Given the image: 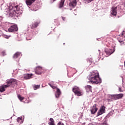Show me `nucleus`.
<instances>
[{
  "label": "nucleus",
  "mask_w": 125,
  "mask_h": 125,
  "mask_svg": "<svg viewBox=\"0 0 125 125\" xmlns=\"http://www.w3.org/2000/svg\"><path fill=\"white\" fill-rule=\"evenodd\" d=\"M16 10L14 11H12L9 13V16L11 17H18L21 14V13L20 12V9L19 8L18 5L15 6Z\"/></svg>",
  "instance_id": "f257e3e1"
},
{
  "label": "nucleus",
  "mask_w": 125,
  "mask_h": 125,
  "mask_svg": "<svg viewBox=\"0 0 125 125\" xmlns=\"http://www.w3.org/2000/svg\"><path fill=\"white\" fill-rule=\"evenodd\" d=\"M6 83L7 84L2 86L4 88H6L11 85H15V84L17 83V81L15 79H12L7 81Z\"/></svg>",
  "instance_id": "f03ea898"
},
{
  "label": "nucleus",
  "mask_w": 125,
  "mask_h": 125,
  "mask_svg": "<svg viewBox=\"0 0 125 125\" xmlns=\"http://www.w3.org/2000/svg\"><path fill=\"white\" fill-rule=\"evenodd\" d=\"M72 91L74 93L75 95L79 97L83 95V92L82 90L77 86L74 87L72 89Z\"/></svg>",
  "instance_id": "7ed1b4c3"
},
{
  "label": "nucleus",
  "mask_w": 125,
  "mask_h": 125,
  "mask_svg": "<svg viewBox=\"0 0 125 125\" xmlns=\"http://www.w3.org/2000/svg\"><path fill=\"white\" fill-rule=\"evenodd\" d=\"M89 81L92 84H98L102 83V80L99 77L94 78H89Z\"/></svg>",
  "instance_id": "20e7f679"
},
{
  "label": "nucleus",
  "mask_w": 125,
  "mask_h": 125,
  "mask_svg": "<svg viewBox=\"0 0 125 125\" xmlns=\"http://www.w3.org/2000/svg\"><path fill=\"white\" fill-rule=\"evenodd\" d=\"M18 31V27L17 25L14 24L10 26V27L8 28V31L10 32H17Z\"/></svg>",
  "instance_id": "39448f33"
},
{
  "label": "nucleus",
  "mask_w": 125,
  "mask_h": 125,
  "mask_svg": "<svg viewBox=\"0 0 125 125\" xmlns=\"http://www.w3.org/2000/svg\"><path fill=\"white\" fill-rule=\"evenodd\" d=\"M43 72V68L41 66H37L35 70V73L38 75H42Z\"/></svg>",
  "instance_id": "423d86ee"
},
{
  "label": "nucleus",
  "mask_w": 125,
  "mask_h": 125,
  "mask_svg": "<svg viewBox=\"0 0 125 125\" xmlns=\"http://www.w3.org/2000/svg\"><path fill=\"white\" fill-rule=\"evenodd\" d=\"M105 108L106 107L104 106H102L100 109L97 112V116H99L105 113Z\"/></svg>",
  "instance_id": "0eeeda50"
},
{
  "label": "nucleus",
  "mask_w": 125,
  "mask_h": 125,
  "mask_svg": "<svg viewBox=\"0 0 125 125\" xmlns=\"http://www.w3.org/2000/svg\"><path fill=\"white\" fill-rule=\"evenodd\" d=\"M99 77V73H98V72L97 71H95V72H93L92 73H90V74L89 75V79L95 78Z\"/></svg>",
  "instance_id": "6e6552de"
},
{
  "label": "nucleus",
  "mask_w": 125,
  "mask_h": 125,
  "mask_svg": "<svg viewBox=\"0 0 125 125\" xmlns=\"http://www.w3.org/2000/svg\"><path fill=\"white\" fill-rule=\"evenodd\" d=\"M123 96H124V95L123 94L112 95V99H113L114 100H118L122 98Z\"/></svg>",
  "instance_id": "1a4fd4ad"
},
{
  "label": "nucleus",
  "mask_w": 125,
  "mask_h": 125,
  "mask_svg": "<svg viewBox=\"0 0 125 125\" xmlns=\"http://www.w3.org/2000/svg\"><path fill=\"white\" fill-rule=\"evenodd\" d=\"M98 108L97 107V104H94L92 108L90 110L91 113L94 114L97 112Z\"/></svg>",
  "instance_id": "9d476101"
},
{
  "label": "nucleus",
  "mask_w": 125,
  "mask_h": 125,
  "mask_svg": "<svg viewBox=\"0 0 125 125\" xmlns=\"http://www.w3.org/2000/svg\"><path fill=\"white\" fill-rule=\"evenodd\" d=\"M40 24V21H35L34 23L30 25V28L32 29L37 28Z\"/></svg>",
  "instance_id": "9b49d317"
},
{
  "label": "nucleus",
  "mask_w": 125,
  "mask_h": 125,
  "mask_svg": "<svg viewBox=\"0 0 125 125\" xmlns=\"http://www.w3.org/2000/svg\"><path fill=\"white\" fill-rule=\"evenodd\" d=\"M117 7H112L111 10V14L112 16H116Z\"/></svg>",
  "instance_id": "f8f14e48"
},
{
  "label": "nucleus",
  "mask_w": 125,
  "mask_h": 125,
  "mask_svg": "<svg viewBox=\"0 0 125 125\" xmlns=\"http://www.w3.org/2000/svg\"><path fill=\"white\" fill-rule=\"evenodd\" d=\"M115 51V48L114 49H105L104 51L105 53H106V54L108 56L111 55L112 54H113Z\"/></svg>",
  "instance_id": "ddd939ff"
},
{
  "label": "nucleus",
  "mask_w": 125,
  "mask_h": 125,
  "mask_svg": "<svg viewBox=\"0 0 125 125\" xmlns=\"http://www.w3.org/2000/svg\"><path fill=\"white\" fill-rule=\"evenodd\" d=\"M77 0H74L69 3V6L72 8H75L77 5Z\"/></svg>",
  "instance_id": "4468645a"
},
{
  "label": "nucleus",
  "mask_w": 125,
  "mask_h": 125,
  "mask_svg": "<svg viewBox=\"0 0 125 125\" xmlns=\"http://www.w3.org/2000/svg\"><path fill=\"white\" fill-rule=\"evenodd\" d=\"M33 76V74H24L23 78L25 80H28L29 79H31Z\"/></svg>",
  "instance_id": "2eb2a0df"
},
{
  "label": "nucleus",
  "mask_w": 125,
  "mask_h": 125,
  "mask_svg": "<svg viewBox=\"0 0 125 125\" xmlns=\"http://www.w3.org/2000/svg\"><path fill=\"white\" fill-rule=\"evenodd\" d=\"M62 92L60 90V89L57 88V91L56 93V97L57 98H59V97H60V95H61Z\"/></svg>",
  "instance_id": "dca6fc26"
},
{
  "label": "nucleus",
  "mask_w": 125,
  "mask_h": 125,
  "mask_svg": "<svg viewBox=\"0 0 125 125\" xmlns=\"http://www.w3.org/2000/svg\"><path fill=\"white\" fill-rule=\"evenodd\" d=\"M36 0H25V3L27 5L30 6L32 5Z\"/></svg>",
  "instance_id": "f3484780"
},
{
  "label": "nucleus",
  "mask_w": 125,
  "mask_h": 125,
  "mask_svg": "<svg viewBox=\"0 0 125 125\" xmlns=\"http://www.w3.org/2000/svg\"><path fill=\"white\" fill-rule=\"evenodd\" d=\"M86 92H92V86L90 85H87L85 86Z\"/></svg>",
  "instance_id": "a211bd4d"
},
{
  "label": "nucleus",
  "mask_w": 125,
  "mask_h": 125,
  "mask_svg": "<svg viewBox=\"0 0 125 125\" xmlns=\"http://www.w3.org/2000/svg\"><path fill=\"white\" fill-rule=\"evenodd\" d=\"M21 54V53L20 52L16 53L15 55H14L13 56V58L14 59L18 58L20 56Z\"/></svg>",
  "instance_id": "6ab92c4d"
},
{
  "label": "nucleus",
  "mask_w": 125,
  "mask_h": 125,
  "mask_svg": "<svg viewBox=\"0 0 125 125\" xmlns=\"http://www.w3.org/2000/svg\"><path fill=\"white\" fill-rule=\"evenodd\" d=\"M17 122L19 124H21L22 123V118L19 117L17 118Z\"/></svg>",
  "instance_id": "aec40b11"
},
{
  "label": "nucleus",
  "mask_w": 125,
  "mask_h": 125,
  "mask_svg": "<svg viewBox=\"0 0 125 125\" xmlns=\"http://www.w3.org/2000/svg\"><path fill=\"white\" fill-rule=\"evenodd\" d=\"M64 0H61V2H60V8H62V7H63V4H64Z\"/></svg>",
  "instance_id": "412c9836"
},
{
  "label": "nucleus",
  "mask_w": 125,
  "mask_h": 125,
  "mask_svg": "<svg viewBox=\"0 0 125 125\" xmlns=\"http://www.w3.org/2000/svg\"><path fill=\"white\" fill-rule=\"evenodd\" d=\"M0 55L2 56H4L6 55V51L5 50L2 51L0 53Z\"/></svg>",
  "instance_id": "4be33fe9"
},
{
  "label": "nucleus",
  "mask_w": 125,
  "mask_h": 125,
  "mask_svg": "<svg viewBox=\"0 0 125 125\" xmlns=\"http://www.w3.org/2000/svg\"><path fill=\"white\" fill-rule=\"evenodd\" d=\"M18 98L19 99H20V101H22L24 99V98L23 97H21V95H18Z\"/></svg>",
  "instance_id": "5701e85b"
},
{
  "label": "nucleus",
  "mask_w": 125,
  "mask_h": 125,
  "mask_svg": "<svg viewBox=\"0 0 125 125\" xmlns=\"http://www.w3.org/2000/svg\"><path fill=\"white\" fill-rule=\"evenodd\" d=\"M33 87L34 88V90H36L37 89H39L40 88V85H35L33 86Z\"/></svg>",
  "instance_id": "b1692460"
},
{
  "label": "nucleus",
  "mask_w": 125,
  "mask_h": 125,
  "mask_svg": "<svg viewBox=\"0 0 125 125\" xmlns=\"http://www.w3.org/2000/svg\"><path fill=\"white\" fill-rule=\"evenodd\" d=\"M5 91V89L4 87H3L2 86H0V92H4V91Z\"/></svg>",
  "instance_id": "393cba45"
},
{
  "label": "nucleus",
  "mask_w": 125,
  "mask_h": 125,
  "mask_svg": "<svg viewBox=\"0 0 125 125\" xmlns=\"http://www.w3.org/2000/svg\"><path fill=\"white\" fill-rule=\"evenodd\" d=\"M3 37L4 39H9V38L11 37V35L8 36V35H3Z\"/></svg>",
  "instance_id": "a878e982"
},
{
  "label": "nucleus",
  "mask_w": 125,
  "mask_h": 125,
  "mask_svg": "<svg viewBox=\"0 0 125 125\" xmlns=\"http://www.w3.org/2000/svg\"><path fill=\"white\" fill-rule=\"evenodd\" d=\"M57 125H64V124L62 121H60Z\"/></svg>",
  "instance_id": "bb28decb"
},
{
  "label": "nucleus",
  "mask_w": 125,
  "mask_h": 125,
  "mask_svg": "<svg viewBox=\"0 0 125 125\" xmlns=\"http://www.w3.org/2000/svg\"><path fill=\"white\" fill-rule=\"evenodd\" d=\"M119 91H120V92H123V90L121 87H119Z\"/></svg>",
  "instance_id": "cd10ccee"
},
{
  "label": "nucleus",
  "mask_w": 125,
  "mask_h": 125,
  "mask_svg": "<svg viewBox=\"0 0 125 125\" xmlns=\"http://www.w3.org/2000/svg\"><path fill=\"white\" fill-rule=\"evenodd\" d=\"M93 60H92V59H90L89 60V62H91V63H93V61H92Z\"/></svg>",
  "instance_id": "c85d7f7f"
},
{
  "label": "nucleus",
  "mask_w": 125,
  "mask_h": 125,
  "mask_svg": "<svg viewBox=\"0 0 125 125\" xmlns=\"http://www.w3.org/2000/svg\"><path fill=\"white\" fill-rule=\"evenodd\" d=\"M53 89H57L58 88L56 86H52L51 87Z\"/></svg>",
  "instance_id": "c756f323"
},
{
  "label": "nucleus",
  "mask_w": 125,
  "mask_h": 125,
  "mask_svg": "<svg viewBox=\"0 0 125 125\" xmlns=\"http://www.w3.org/2000/svg\"><path fill=\"white\" fill-rule=\"evenodd\" d=\"M62 21H65L66 18L65 17H62Z\"/></svg>",
  "instance_id": "7c9ffc66"
},
{
  "label": "nucleus",
  "mask_w": 125,
  "mask_h": 125,
  "mask_svg": "<svg viewBox=\"0 0 125 125\" xmlns=\"http://www.w3.org/2000/svg\"><path fill=\"white\" fill-rule=\"evenodd\" d=\"M88 3H90L91 2H92L93 0H86Z\"/></svg>",
  "instance_id": "2f4dec72"
},
{
  "label": "nucleus",
  "mask_w": 125,
  "mask_h": 125,
  "mask_svg": "<svg viewBox=\"0 0 125 125\" xmlns=\"http://www.w3.org/2000/svg\"><path fill=\"white\" fill-rule=\"evenodd\" d=\"M125 35V31H123V33H122V36H123Z\"/></svg>",
  "instance_id": "473e14b6"
},
{
  "label": "nucleus",
  "mask_w": 125,
  "mask_h": 125,
  "mask_svg": "<svg viewBox=\"0 0 125 125\" xmlns=\"http://www.w3.org/2000/svg\"><path fill=\"white\" fill-rule=\"evenodd\" d=\"M103 124L104 125H107V124L106 123V122H104V123H103Z\"/></svg>",
  "instance_id": "72a5a7b5"
},
{
  "label": "nucleus",
  "mask_w": 125,
  "mask_h": 125,
  "mask_svg": "<svg viewBox=\"0 0 125 125\" xmlns=\"http://www.w3.org/2000/svg\"><path fill=\"white\" fill-rule=\"evenodd\" d=\"M119 42L120 43H122V42H123V41H119Z\"/></svg>",
  "instance_id": "f704fd0d"
},
{
  "label": "nucleus",
  "mask_w": 125,
  "mask_h": 125,
  "mask_svg": "<svg viewBox=\"0 0 125 125\" xmlns=\"http://www.w3.org/2000/svg\"><path fill=\"white\" fill-rule=\"evenodd\" d=\"M49 85L51 87H52V86H53V85H52L50 83H49Z\"/></svg>",
  "instance_id": "c9c22d12"
},
{
  "label": "nucleus",
  "mask_w": 125,
  "mask_h": 125,
  "mask_svg": "<svg viewBox=\"0 0 125 125\" xmlns=\"http://www.w3.org/2000/svg\"><path fill=\"white\" fill-rule=\"evenodd\" d=\"M61 36V34H59V35L57 36V38H59V37Z\"/></svg>",
  "instance_id": "e433bc0d"
},
{
  "label": "nucleus",
  "mask_w": 125,
  "mask_h": 125,
  "mask_svg": "<svg viewBox=\"0 0 125 125\" xmlns=\"http://www.w3.org/2000/svg\"><path fill=\"white\" fill-rule=\"evenodd\" d=\"M124 66H125V61L124 62Z\"/></svg>",
  "instance_id": "4c0bfd02"
},
{
  "label": "nucleus",
  "mask_w": 125,
  "mask_h": 125,
  "mask_svg": "<svg viewBox=\"0 0 125 125\" xmlns=\"http://www.w3.org/2000/svg\"><path fill=\"white\" fill-rule=\"evenodd\" d=\"M118 7H119V8H121V6H118Z\"/></svg>",
  "instance_id": "58836bf2"
}]
</instances>
